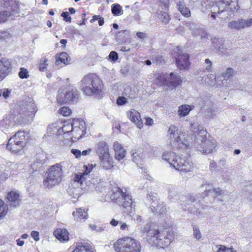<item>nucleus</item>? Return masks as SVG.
Here are the masks:
<instances>
[{
    "mask_svg": "<svg viewBox=\"0 0 252 252\" xmlns=\"http://www.w3.org/2000/svg\"><path fill=\"white\" fill-rule=\"evenodd\" d=\"M162 159L167 162L171 167L180 171L189 172L194 169V164L185 156H180L171 151L164 152Z\"/></svg>",
    "mask_w": 252,
    "mask_h": 252,
    "instance_id": "f257e3e1",
    "label": "nucleus"
},
{
    "mask_svg": "<svg viewBox=\"0 0 252 252\" xmlns=\"http://www.w3.org/2000/svg\"><path fill=\"white\" fill-rule=\"evenodd\" d=\"M169 144L173 147L183 151L190 149L192 146L186 132L178 129L175 126H171L168 130Z\"/></svg>",
    "mask_w": 252,
    "mask_h": 252,
    "instance_id": "f03ea898",
    "label": "nucleus"
},
{
    "mask_svg": "<svg viewBox=\"0 0 252 252\" xmlns=\"http://www.w3.org/2000/svg\"><path fill=\"white\" fill-rule=\"evenodd\" d=\"M82 90L86 95L98 94L102 89V82L97 75L89 73L85 75L80 83Z\"/></svg>",
    "mask_w": 252,
    "mask_h": 252,
    "instance_id": "7ed1b4c3",
    "label": "nucleus"
},
{
    "mask_svg": "<svg viewBox=\"0 0 252 252\" xmlns=\"http://www.w3.org/2000/svg\"><path fill=\"white\" fill-rule=\"evenodd\" d=\"M37 110L36 105L32 100L26 106H19L17 108L18 114L14 117L15 125H21L31 122Z\"/></svg>",
    "mask_w": 252,
    "mask_h": 252,
    "instance_id": "20e7f679",
    "label": "nucleus"
},
{
    "mask_svg": "<svg viewBox=\"0 0 252 252\" xmlns=\"http://www.w3.org/2000/svg\"><path fill=\"white\" fill-rule=\"evenodd\" d=\"M63 174V166L61 163L50 166L45 173L43 182V186L48 189L52 188L62 181Z\"/></svg>",
    "mask_w": 252,
    "mask_h": 252,
    "instance_id": "39448f33",
    "label": "nucleus"
},
{
    "mask_svg": "<svg viewBox=\"0 0 252 252\" xmlns=\"http://www.w3.org/2000/svg\"><path fill=\"white\" fill-rule=\"evenodd\" d=\"M114 247L116 252H140L141 251L140 244L129 237L118 239L114 244Z\"/></svg>",
    "mask_w": 252,
    "mask_h": 252,
    "instance_id": "423d86ee",
    "label": "nucleus"
},
{
    "mask_svg": "<svg viewBox=\"0 0 252 252\" xmlns=\"http://www.w3.org/2000/svg\"><path fill=\"white\" fill-rule=\"evenodd\" d=\"M30 136L29 132L27 131L19 130L8 141L7 148L12 152L17 153L22 150L26 144Z\"/></svg>",
    "mask_w": 252,
    "mask_h": 252,
    "instance_id": "0eeeda50",
    "label": "nucleus"
},
{
    "mask_svg": "<svg viewBox=\"0 0 252 252\" xmlns=\"http://www.w3.org/2000/svg\"><path fill=\"white\" fill-rule=\"evenodd\" d=\"M148 233L149 236L153 237L155 245L160 248L168 246L173 239L172 232L166 229L161 231L157 229H150Z\"/></svg>",
    "mask_w": 252,
    "mask_h": 252,
    "instance_id": "6e6552de",
    "label": "nucleus"
},
{
    "mask_svg": "<svg viewBox=\"0 0 252 252\" xmlns=\"http://www.w3.org/2000/svg\"><path fill=\"white\" fill-rule=\"evenodd\" d=\"M110 195L111 200L119 206L124 208L131 207L132 204V198L130 195L127 194L126 189L123 191L120 188H116L112 190Z\"/></svg>",
    "mask_w": 252,
    "mask_h": 252,
    "instance_id": "1a4fd4ad",
    "label": "nucleus"
},
{
    "mask_svg": "<svg viewBox=\"0 0 252 252\" xmlns=\"http://www.w3.org/2000/svg\"><path fill=\"white\" fill-rule=\"evenodd\" d=\"M197 138L200 141L198 142L196 149L200 152L206 154L211 153L217 147V142L210 136L207 137V135Z\"/></svg>",
    "mask_w": 252,
    "mask_h": 252,
    "instance_id": "9d476101",
    "label": "nucleus"
},
{
    "mask_svg": "<svg viewBox=\"0 0 252 252\" xmlns=\"http://www.w3.org/2000/svg\"><path fill=\"white\" fill-rule=\"evenodd\" d=\"M88 190L89 189L86 188L85 183L81 182L80 175H75L68 192L71 196L76 198H78L82 193Z\"/></svg>",
    "mask_w": 252,
    "mask_h": 252,
    "instance_id": "9b49d317",
    "label": "nucleus"
},
{
    "mask_svg": "<svg viewBox=\"0 0 252 252\" xmlns=\"http://www.w3.org/2000/svg\"><path fill=\"white\" fill-rule=\"evenodd\" d=\"M78 92L76 89L64 91L60 89L57 96V102L60 104L66 103L70 101H76L78 98Z\"/></svg>",
    "mask_w": 252,
    "mask_h": 252,
    "instance_id": "f8f14e48",
    "label": "nucleus"
},
{
    "mask_svg": "<svg viewBox=\"0 0 252 252\" xmlns=\"http://www.w3.org/2000/svg\"><path fill=\"white\" fill-rule=\"evenodd\" d=\"M174 56L176 59L177 66L180 70L188 69L190 63L189 56L188 54L184 53L178 47H177L175 49Z\"/></svg>",
    "mask_w": 252,
    "mask_h": 252,
    "instance_id": "ddd939ff",
    "label": "nucleus"
},
{
    "mask_svg": "<svg viewBox=\"0 0 252 252\" xmlns=\"http://www.w3.org/2000/svg\"><path fill=\"white\" fill-rule=\"evenodd\" d=\"M252 25V18L247 19L239 18L228 22V28L231 31L240 30L248 28Z\"/></svg>",
    "mask_w": 252,
    "mask_h": 252,
    "instance_id": "4468645a",
    "label": "nucleus"
},
{
    "mask_svg": "<svg viewBox=\"0 0 252 252\" xmlns=\"http://www.w3.org/2000/svg\"><path fill=\"white\" fill-rule=\"evenodd\" d=\"M94 150L99 158L110 157L109 147L106 142H98L95 146Z\"/></svg>",
    "mask_w": 252,
    "mask_h": 252,
    "instance_id": "2eb2a0df",
    "label": "nucleus"
},
{
    "mask_svg": "<svg viewBox=\"0 0 252 252\" xmlns=\"http://www.w3.org/2000/svg\"><path fill=\"white\" fill-rule=\"evenodd\" d=\"M73 136L75 139L81 138L86 133L85 123L84 121H76L73 123Z\"/></svg>",
    "mask_w": 252,
    "mask_h": 252,
    "instance_id": "dca6fc26",
    "label": "nucleus"
},
{
    "mask_svg": "<svg viewBox=\"0 0 252 252\" xmlns=\"http://www.w3.org/2000/svg\"><path fill=\"white\" fill-rule=\"evenodd\" d=\"M127 117L133 123L136 125L139 128L143 127V122L139 113L135 109H132L126 112Z\"/></svg>",
    "mask_w": 252,
    "mask_h": 252,
    "instance_id": "f3484780",
    "label": "nucleus"
},
{
    "mask_svg": "<svg viewBox=\"0 0 252 252\" xmlns=\"http://www.w3.org/2000/svg\"><path fill=\"white\" fill-rule=\"evenodd\" d=\"M212 42L215 48H217L218 50L224 54H227V50L230 49V46L224 42H222V39L214 37L212 39Z\"/></svg>",
    "mask_w": 252,
    "mask_h": 252,
    "instance_id": "a211bd4d",
    "label": "nucleus"
},
{
    "mask_svg": "<svg viewBox=\"0 0 252 252\" xmlns=\"http://www.w3.org/2000/svg\"><path fill=\"white\" fill-rule=\"evenodd\" d=\"M11 65V61L8 60L2 59L0 61V81L8 75Z\"/></svg>",
    "mask_w": 252,
    "mask_h": 252,
    "instance_id": "6ab92c4d",
    "label": "nucleus"
},
{
    "mask_svg": "<svg viewBox=\"0 0 252 252\" xmlns=\"http://www.w3.org/2000/svg\"><path fill=\"white\" fill-rule=\"evenodd\" d=\"M151 209L153 213L158 215L164 214L166 211L165 204L158 200H155L152 202Z\"/></svg>",
    "mask_w": 252,
    "mask_h": 252,
    "instance_id": "aec40b11",
    "label": "nucleus"
},
{
    "mask_svg": "<svg viewBox=\"0 0 252 252\" xmlns=\"http://www.w3.org/2000/svg\"><path fill=\"white\" fill-rule=\"evenodd\" d=\"M201 187L205 188L204 193L206 196L211 195L214 197H217L220 196L222 193V190L220 188H213L210 185L206 183L202 184Z\"/></svg>",
    "mask_w": 252,
    "mask_h": 252,
    "instance_id": "412c9836",
    "label": "nucleus"
},
{
    "mask_svg": "<svg viewBox=\"0 0 252 252\" xmlns=\"http://www.w3.org/2000/svg\"><path fill=\"white\" fill-rule=\"evenodd\" d=\"M113 149L115 151V158L120 161L124 158L126 155V151L122 144L115 142L113 144Z\"/></svg>",
    "mask_w": 252,
    "mask_h": 252,
    "instance_id": "4be33fe9",
    "label": "nucleus"
},
{
    "mask_svg": "<svg viewBox=\"0 0 252 252\" xmlns=\"http://www.w3.org/2000/svg\"><path fill=\"white\" fill-rule=\"evenodd\" d=\"M89 182L92 185V187H89L88 189H91L92 188H98V190L100 192H103L106 190V187L103 186L104 182L98 177H95L91 178Z\"/></svg>",
    "mask_w": 252,
    "mask_h": 252,
    "instance_id": "5701e85b",
    "label": "nucleus"
},
{
    "mask_svg": "<svg viewBox=\"0 0 252 252\" xmlns=\"http://www.w3.org/2000/svg\"><path fill=\"white\" fill-rule=\"evenodd\" d=\"M69 233L65 228H57L54 231V235L57 239L62 242H67L69 240Z\"/></svg>",
    "mask_w": 252,
    "mask_h": 252,
    "instance_id": "b1692460",
    "label": "nucleus"
},
{
    "mask_svg": "<svg viewBox=\"0 0 252 252\" xmlns=\"http://www.w3.org/2000/svg\"><path fill=\"white\" fill-rule=\"evenodd\" d=\"M70 58L68 55L65 52H62L59 55H57L56 64L61 65L62 64L66 65L70 63Z\"/></svg>",
    "mask_w": 252,
    "mask_h": 252,
    "instance_id": "393cba45",
    "label": "nucleus"
},
{
    "mask_svg": "<svg viewBox=\"0 0 252 252\" xmlns=\"http://www.w3.org/2000/svg\"><path fill=\"white\" fill-rule=\"evenodd\" d=\"M220 110L216 106H212L203 112L204 117L207 119H214L220 113Z\"/></svg>",
    "mask_w": 252,
    "mask_h": 252,
    "instance_id": "a878e982",
    "label": "nucleus"
},
{
    "mask_svg": "<svg viewBox=\"0 0 252 252\" xmlns=\"http://www.w3.org/2000/svg\"><path fill=\"white\" fill-rule=\"evenodd\" d=\"M7 199L11 202L10 205L14 207L19 205V194L17 192L12 191L9 192L7 195Z\"/></svg>",
    "mask_w": 252,
    "mask_h": 252,
    "instance_id": "bb28decb",
    "label": "nucleus"
},
{
    "mask_svg": "<svg viewBox=\"0 0 252 252\" xmlns=\"http://www.w3.org/2000/svg\"><path fill=\"white\" fill-rule=\"evenodd\" d=\"M167 80L168 84L170 83L174 87L178 86L182 83L180 75L175 72H172L169 75H168Z\"/></svg>",
    "mask_w": 252,
    "mask_h": 252,
    "instance_id": "cd10ccee",
    "label": "nucleus"
},
{
    "mask_svg": "<svg viewBox=\"0 0 252 252\" xmlns=\"http://www.w3.org/2000/svg\"><path fill=\"white\" fill-rule=\"evenodd\" d=\"M190 129L192 131L197 130H198V137L205 136L207 134V132L206 130L204 129L203 127L200 126L197 122L193 121L190 124Z\"/></svg>",
    "mask_w": 252,
    "mask_h": 252,
    "instance_id": "c85d7f7f",
    "label": "nucleus"
},
{
    "mask_svg": "<svg viewBox=\"0 0 252 252\" xmlns=\"http://www.w3.org/2000/svg\"><path fill=\"white\" fill-rule=\"evenodd\" d=\"M185 196L184 195H179L177 194V190L173 188H171L168 190V198L169 199L172 201H175L176 200L178 203H180L178 200L182 201H185Z\"/></svg>",
    "mask_w": 252,
    "mask_h": 252,
    "instance_id": "c756f323",
    "label": "nucleus"
},
{
    "mask_svg": "<svg viewBox=\"0 0 252 252\" xmlns=\"http://www.w3.org/2000/svg\"><path fill=\"white\" fill-rule=\"evenodd\" d=\"M72 216L74 219L77 221H81L82 220H86L88 218V214L87 211L81 208L76 209V211L73 212Z\"/></svg>",
    "mask_w": 252,
    "mask_h": 252,
    "instance_id": "7c9ffc66",
    "label": "nucleus"
},
{
    "mask_svg": "<svg viewBox=\"0 0 252 252\" xmlns=\"http://www.w3.org/2000/svg\"><path fill=\"white\" fill-rule=\"evenodd\" d=\"M200 81L202 84H205L210 86H213L216 82V77L214 74H209L206 77H200Z\"/></svg>",
    "mask_w": 252,
    "mask_h": 252,
    "instance_id": "2f4dec72",
    "label": "nucleus"
},
{
    "mask_svg": "<svg viewBox=\"0 0 252 252\" xmlns=\"http://www.w3.org/2000/svg\"><path fill=\"white\" fill-rule=\"evenodd\" d=\"M168 74L167 73L158 74L154 80V83L157 86H162L166 84L168 86H170L168 84L167 80Z\"/></svg>",
    "mask_w": 252,
    "mask_h": 252,
    "instance_id": "473e14b6",
    "label": "nucleus"
},
{
    "mask_svg": "<svg viewBox=\"0 0 252 252\" xmlns=\"http://www.w3.org/2000/svg\"><path fill=\"white\" fill-rule=\"evenodd\" d=\"M177 6L183 16L186 17H189L190 16V10L186 6L184 0H180L177 4Z\"/></svg>",
    "mask_w": 252,
    "mask_h": 252,
    "instance_id": "72a5a7b5",
    "label": "nucleus"
},
{
    "mask_svg": "<svg viewBox=\"0 0 252 252\" xmlns=\"http://www.w3.org/2000/svg\"><path fill=\"white\" fill-rule=\"evenodd\" d=\"M192 109V106L187 104H183L178 107V115L180 118L187 116Z\"/></svg>",
    "mask_w": 252,
    "mask_h": 252,
    "instance_id": "f704fd0d",
    "label": "nucleus"
},
{
    "mask_svg": "<svg viewBox=\"0 0 252 252\" xmlns=\"http://www.w3.org/2000/svg\"><path fill=\"white\" fill-rule=\"evenodd\" d=\"M96 166L95 164L93 165V164H88L87 165L84 166V172L83 173H78L75 175H80L81 177V182H84L85 181L87 176L89 173H90L93 170V168Z\"/></svg>",
    "mask_w": 252,
    "mask_h": 252,
    "instance_id": "c9c22d12",
    "label": "nucleus"
},
{
    "mask_svg": "<svg viewBox=\"0 0 252 252\" xmlns=\"http://www.w3.org/2000/svg\"><path fill=\"white\" fill-rule=\"evenodd\" d=\"M132 160L137 164L141 162L145 157L144 153L141 150H137L135 152L132 151Z\"/></svg>",
    "mask_w": 252,
    "mask_h": 252,
    "instance_id": "e433bc0d",
    "label": "nucleus"
},
{
    "mask_svg": "<svg viewBox=\"0 0 252 252\" xmlns=\"http://www.w3.org/2000/svg\"><path fill=\"white\" fill-rule=\"evenodd\" d=\"M61 129L58 128L56 124H51L49 125L47 129V133L45 135H47V136H51L53 135L59 133L61 134Z\"/></svg>",
    "mask_w": 252,
    "mask_h": 252,
    "instance_id": "4c0bfd02",
    "label": "nucleus"
},
{
    "mask_svg": "<svg viewBox=\"0 0 252 252\" xmlns=\"http://www.w3.org/2000/svg\"><path fill=\"white\" fill-rule=\"evenodd\" d=\"M100 160V164L103 168L108 170L111 169L113 166V162L112 159L109 157L103 158H99Z\"/></svg>",
    "mask_w": 252,
    "mask_h": 252,
    "instance_id": "58836bf2",
    "label": "nucleus"
},
{
    "mask_svg": "<svg viewBox=\"0 0 252 252\" xmlns=\"http://www.w3.org/2000/svg\"><path fill=\"white\" fill-rule=\"evenodd\" d=\"M188 26L193 36H197L199 35V33L202 29L200 28L198 26L193 23H189Z\"/></svg>",
    "mask_w": 252,
    "mask_h": 252,
    "instance_id": "ea45409f",
    "label": "nucleus"
},
{
    "mask_svg": "<svg viewBox=\"0 0 252 252\" xmlns=\"http://www.w3.org/2000/svg\"><path fill=\"white\" fill-rule=\"evenodd\" d=\"M158 18L160 20L161 22L165 24L168 23L169 21V16L166 12L160 11L158 14Z\"/></svg>",
    "mask_w": 252,
    "mask_h": 252,
    "instance_id": "a19ab883",
    "label": "nucleus"
},
{
    "mask_svg": "<svg viewBox=\"0 0 252 252\" xmlns=\"http://www.w3.org/2000/svg\"><path fill=\"white\" fill-rule=\"evenodd\" d=\"M8 208L6 204L0 199V219L4 217L7 214Z\"/></svg>",
    "mask_w": 252,
    "mask_h": 252,
    "instance_id": "79ce46f5",
    "label": "nucleus"
},
{
    "mask_svg": "<svg viewBox=\"0 0 252 252\" xmlns=\"http://www.w3.org/2000/svg\"><path fill=\"white\" fill-rule=\"evenodd\" d=\"M235 74V70L232 68L228 67L222 72L221 75L224 79H228Z\"/></svg>",
    "mask_w": 252,
    "mask_h": 252,
    "instance_id": "37998d69",
    "label": "nucleus"
},
{
    "mask_svg": "<svg viewBox=\"0 0 252 252\" xmlns=\"http://www.w3.org/2000/svg\"><path fill=\"white\" fill-rule=\"evenodd\" d=\"M111 11L114 15H121L123 12L122 6L119 4H113Z\"/></svg>",
    "mask_w": 252,
    "mask_h": 252,
    "instance_id": "c03bdc74",
    "label": "nucleus"
},
{
    "mask_svg": "<svg viewBox=\"0 0 252 252\" xmlns=\"http://www.w3.org/2000/svg\"><path fill=\"white\" fill-rule=\"evenodd\" d=\"M12 37V34L9 33L7 31H0V41H2L4 40H8Z\"/></svg>",
    "mask_w": 252,
    "mask_h": 252,
    "instance_id": "a18cd8bd",
    "label": "nucleus"
},
{
    "mask_svg": "<svg viewBox=\"0 0 252 252\" xmlns=\"http://www.w3.org/2000/svg\"><path fill=\"white\" fill-rule=\"evenodd\" d=\"M59 113L63 116H68L71 114V110L68 107L63 106L59 109Z\"/></svg>",
    "mask_w": 252,
    "mask_h": 252,
    "instance_id": "49530a36",
    "label": "nucleus"
},
{
    "mask_svg": "<svg viewBox=\"0 0 252 252\" xmlns=\"http://www.w3.org/2000/svg\"><path fill=\"white\" fill-rule=\"evenodd\" d=\"M10 15V13L7 11L0 12V23L5 22Z\"/></svg>",
    "mask_w": 252,
    "mask_h": 252,
    "instance_id": "de8ad7c7",
    "label": "nucleus"
},
{
    "mask_svg": "<svg viewBox=\"0 0 252 252\" xmlns=\"http://www.w3.org/2000/svg\"><path fill=\"white\" fill-rule=\"evenodd\" d=\"M11 90L8 89H0V97L3 96L4 98L6 99L11 94Z\"/></svg>",
    "mask_w": 252,
    "mask_h": 252,
    "instance_id": "09e8293b",
    "label": "nucleus"
},
{
    "mask_svg": "<svg viewBox=\"0 0 252 252\" xmlns=\"http://www.w3.org/2000/svg\"><path fill=\"white\" fill-rule=\"evenodd\" d=\"M19 76L22 79H27L29 77V72L27 69L21 68L19 72Z\"/></svg>",
    "mask_w": 252,
    "mask_h": 252,
    "instance_id": "8fccbe9b",
    "label": "nucleus"
},
{
    "mask_svg": "<svg viewBox=\"0 0 252 252\" xmlns=\"http://www.w3.org/2000/svg\"><path fill=\"white\" fill-rule=\"evenodd\" d=\"M73 124H67L64 125L62 128L61 131L63 132L64 133H68L69 132H72L73 130Z\"/></svg>",
    "mask_w": 252,
    "mask_h": 252,
    "instance_id": "3c124183",
    "label": "nucleus"
},
{
    "mask_svg": "<svg viewBox=\"0 0 252 252\" xmlns=\"http://www.w3.org/2000/svg\"><path fill=\"white\" fill-rule=\"evenodd\" d=\"M47 62L48 60L46 58H43L41 59L39 64V70L40 71H43L46 69L48 65Z\"/></svg>",
    "mask_w": 252,
    "mask_h": 252,
    "instance_id": "603ef678",
    "label": "nucleus"
},
{
    "mask_svg": "<svg viewBox=\"0 0 252 252\" xmlns=\"http://www.w3.org/2000/svg\"><path fill=\"white\" fill-rule=\"evenodd\" d=\"M219 248L216 252H233L232 248H226L223 245H219Z\"/></svg>",
    "mask_w": 252,
    "mask_h": 252,
    "instance_id": "864d4df0",
    "label": "nucleus"
},
{
    "mask_svg": "<svg viewBox=\"0 0 252 252\" xmlns=\"http://www.w3.org/2000/svg\"><path fill=\"white\" fill-rule=\"evenodd\" d=\"M129 215L131 217V219L137 223L140 222L142 220V217L139 215L132 214V213H131L129 214Z\"/></svg>",
    "mask_w": 252,
    "mask_h": 252,
    "instance_id": "5fc2aeb1",
    "label": "nucleus"
},
{
    "mask_svg": "<svg viewBox=\"0 0 252 252\" xmlns=\"http://www.w3.org/2000/svg\"><path fill=\"white\" fill-rule=\"evenodd\" d=\"M193 236L197 240H199L201 238L202 235L198 228L193 227Z\"/></svg>",
    "mask_w": 252,
    "mask_h": 252,
    "instance_id": "6e6d98bb",
    "label": "nucleus"
},
{
    "mask_svg": "<svg viewBox=\"0 0 252 252\" xmlns=\"http://www.w3.org/2000/svg\"><path fill=\"white\" fill-rule=\"evenodd\" d=\"M109 58L113 61H116L118 59V55L115 51H111L109 55Z\"/></svg>",
    "mask_w": 252,
    "mask_h": 252,
    "instance_id": "4d7b16f0",
    "label": "nucleus"
},
{
    "mask_svg": "<svg viewBox=\"0 0 252 252\" xmlns=\"http://www.w3.org/2000/svg\"><path fill=\"white\" fill-rule=\"evenodd\" d=\"M42 157H44V154H40V155H37V161L36 163L37 164V168L39 167L41 165H42L44 162L45 160L44 159H38L39 158H42Z\"/></svg>",
    "mask_w": 252,
    "mask_h": 252,
    "instance_id": "13d9d810",
    "label": "nucleus"
},
{
    "mask_svg": "<svg viewBox=\"0 0 252 252\" xmlns=\"http://www.w3.org/2000/svg\"><path fill=\"white\" fill-rule=\"evenodd\" d=\"M63 18V20L67 22H71V18L68 15V13L67 12H63L61 14Z\"/></svg>",
    "mask_w": 252,
    "mask_h": 252,
    "instance_id": "bf43d9fd",
    "label": "nucleus"
},
{
    "mask_svg": "<svg viewBox=\"0 0 252 252\" xmlns=\"http://www.w3.org/2000/svg\"><path fill=\"white\" fill-rule=\"evenodd\" d=\"M31 236L35 241H38L39 240V232L36 231H32L31 232Z\"/></svg>",
    "mask_w": 252,
    "mask_h": 252,
    "instance_id": "052dcab7",
    "label": "nucleus"
},
{
    "mask_svg": "<svg viewBox=\"0 0 252 252\" xmlns=\"http://www.w3.org/2000/svg\"><path fill=\"white\" fill-rule=\"evenodd\" d=\"M126 98L125 97H119L117 100V103L118 105H123L126 103Z\"/></svg>",
    "mask_w": 252,
    "mask_h": 252,
    "instance_id": "680f3d73",
    "label": "nucleus"
},
{
    "mask_svg": "<svg viewBox=\"0 0 252 252\" xmlns=\"http://www.w3.org/2000/svg\"><path fill=\"white\" fill-rule=\"evenodd\" d=\"M205 63L206 64L205 66V69L207 70H210L212 65V62L209 59H206L205 60Z\"/></svg>",
    "mask_w": 252,
    "mask_h": 252,
    "instance_id": "e2e57ef3",
    "label": "nucleus"
},
{
    "mask_svg": "<svg viewBox=\"0 0 252 252\" xmlns=\"http://www.w3.org/2000/svg\"><path fill=\"white\" fill-rule=\"evenodd\" d=\"M71 153L73 154L76 158H78L81 156V151L78 149H72L71 150Z\"/></svg>",
    "mask_w": 252,
    "mask_h": 252,
    "instance_id": "0e129e2a",
    "label": "nucleus"
},
{
    "mask_svg": "<svg viewBox=\"0 0 252 252\" xmlns=\"http://www.w3.org/2000/svg\"><path fill=\"white\" fill-rule=\"evenodd\" d=\"M200 36L201 39L203 40L207 38V32L202 29L201 32L199 33V35Z\"/></svg>",
    "mask_w": 252,
    "mask_h": 252,
    "instance_id": "69168bd1",
    "label": "nucleus"
},
{
    "mask_svg": "<svg viewBox=\"0 0 252 252\" xmlns=\"http://www.w3.org/2000/svg\"><path fill=\"white\" fill-rule=\"evenodd\" d=\"M120 229L122 230H128V225L127 224L126 222H120Z\"/></svg>",
    "mask_w": 252,
    "mask_h": 252,
    "instance_id": "338daca9",
    "label": "nucleus"
},
{
    "mask_svg": "<svg viewBox=\"0 0 252 252\" xmlns=\"http://www.w3.org/2000/svg\"><path fill=\"white\" fill-rule=\"evenodd\" d=\"M153 124H154V121L152 118L148 117L146 119V122H145L146 125L151 126L153 125Z\"/></svg>",
    "mask_w": 252,
    "mask_h": 252,
    "instance_id": "774afa93",
    "label": "nucleus"
}]
</instances>
